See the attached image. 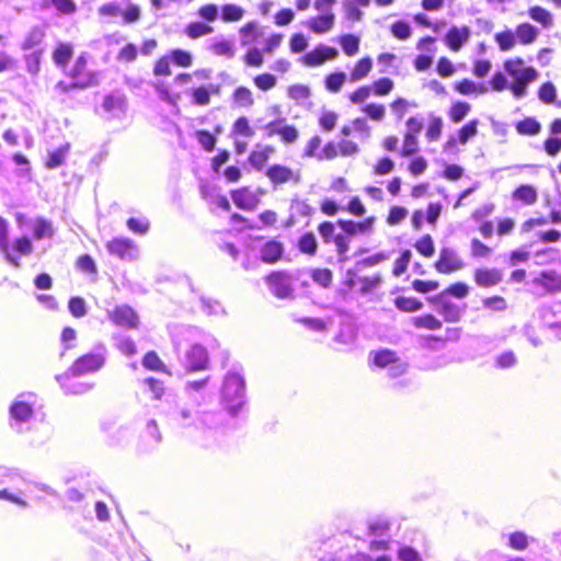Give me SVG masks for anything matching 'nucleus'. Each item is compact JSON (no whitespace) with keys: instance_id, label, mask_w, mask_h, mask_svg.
I'll return each instance as SVG.
<instances>
[{"instance_id":"1","label":"nucleus","mask_w":561,"mask_h":561,"mask_svg":"<svg viewBox=\"0 0 561 561\" xmlns=\"http://www.w3.org/2000/svg\"><path fill=\"white\" fill-rule=\"evenodd\" d=\"M192 402L185 397L168 393L160 405L168 421L174 426L187 430L190 435H193L198 414V411L192 409Z\"/></svg>"},{"instance_id":"2","label":"nucleus","mask_w":561,"mask_h":561,"mask_svg":"<svg viewBox=\"0 0 561 561\" xmlns=\"http://www.w3.org/2000/svg\"><path fill=\"white\" fill-rule=\"evenodd\" d=\"M220 393L230 417H234L245 402V381L240 367L233 366L226 373Z\"/></svg>"},{"instance_id":"3","label":"nucleus","mask_w":561,"mask_h":561,"mask_svg":"<svg viewBox=\"0 0 561 561\" xmlns=\"http://www.w3.org/2000/svg\"><path fill=\"white\" fill-rule=\"evenodd\" d=\"M229 411L226 409L198 411L193 437L197 440H207L222 432L228 423Z\"/></svg>"},{"instance_id":"4","label":"nucleus","mask_w":561,"mask_h":561,"mask_svg":"<svg viewBox=\"0 0 561 561\" xmlns=\"http://www.w3.org/2000/svg\"><path fill=\"white\" fill-rule=\"evenodd\" d=\"M504 69L513 78L510 90L517 100L526 96L528 84L536 81L539 76L535 68L524 67L522 58L506 60Z\"/></svg>"},{"instance_id":"5","label":"nucleus","mask_w":561,"mask_h":561,"mask_svg":"<svg viewBox=\"0 0 561 561\" xmlns=\"http://www.w3.org/2000/svg\"><path fill=\"white\" fill-rule=\"evenodd\" d=\"M36 402V396L28 392L19 394L11 403L9 409L10 426L18 433H22L25 430V425L34 419Z\"/></svg>"},{"instance_id":"6","label":"nucleus","mask_w":561,"mask_h":561,"mask_svg":"<svg viewBox=\"0 0 561 561\" xmlns=\"http://www.w3.org/2000/svg\"><path fill=\"white\" fill-rule=\"evenodd\" d=\"M105 363L102 353H89L79 357L68 369L72 376H82L99 370Z\"/></svg>"},{"instance_id":"7","label":"nucleus","mask_w":561,"mask_h":561,"mask_svg":"<svg viewBox=\"0 0 561 561\" xmlns=\"http://www.w3.org/2000/svg\"><path fill=\"white\" fill-rule=\"evenodd\" d=\"M107 318L118 327L127 329H136L139 323L138 314L136 311L127 306L119 305L112 310H107Z\"/></svg>"},{"instance_id":"8","label":"nucleus","mask_w":561,"mask_h":561,"mask_svg":"<svg viewBox=\"0 0 561 561\" xmlns=\"http://www.w3.org/2000/svg\"><path fill=\"white\" fill-rule=\"evenodd\" d=\"M106 249L110 254L125 261H133L138 256L136 244L128 238H114L106 243Z\"/></svg>"},{"instance_id":"9","label":"nucleus","mask_w":561,"mask_h":561,"mask_svg":"<svg viewBox=\"0 0 561 561\" xmlns=\"http://www.w3.org/2000/svg\"><path fill=\"white\" fill-rule=\"evenodd\" d=\"M270 290L280 299L293 295L291 277L286 272H273L266 278Z\"/></svg>"},{"instance_id":"10","label":"nucleus","mask_w":561,"mask_h":561,"mask_svg":"<svg viewBox=\"0 0 561 561\" xmlns=\"http://www.w3.org/2000/svg\"><path fill=\"white\" fill-rule=\"evenodd\" d=\"M465 265V262L458 255L456 250L451 248H443L439 252V259L435 263V268L439 273L450 274L462 270Z\"/></svg>"},{"instance_id":"11","label":"nucleus","mask_w":561,"mask_h":561,"mask_svg":"<svg viewBox=\"0 0 561 561\" xmlns=\"http://www.w3.org/2000/svg\"><path fill=\"white\" fill-rule=\"evenodd\" d=\"M208 353L201 344H193L186 352L183 365L187 370H204L208 367Z\"/></svg>"},{"instance_id":"12","label":"nucleus","mask_w":561,"mask_h":561,"mask_svg":"<svg viewBox=\"0 0 561 561\" xmlns=\"http://www.w3.org/2000/svg\"><path fill=\"white\" fill-rule=\"evenodd\" d=\"M266 176L274 185H280L288 182L299 183L301 175L299 171H294L282 164H273L266 171Z\"/></svg>"},{"instance_id":"13","label":"nucleus","mask_w":561,"mask_h":561,"mask_svg":"<svg viewBox=\"0 0 561 561\" xmlns=\"http://www.w3.org/2000/svg\"><path fill=\"white\" fill-rule=\"evenodd\" d=\"M339 51L335 48L320 44L313 50L307 53L302 57V61L306 66L317 67L322 65L325 60L335 59Z\"/></svg>"},{"instance_id":"14","label":"nucleus","mask_w":561,"mask_h":561,"mask_svg":"<svg viewBox=\"0 0 561 561\" xmlns=\"http://www.w3.org/2000/svg\"><path fill=\"white\" fill-rule=\"evenodd\" d=\"M87 66V59L84 56H80L71 70L70 76L75 79L73 87L84 89L91 85L98 84L95 75L89 73L83 76V71Z\"/></svg>"},{"instance_id":"15","label":"nucleus","mask_w":561,"mask_h":561,"mask_svg":"<svg viewBox=\"0 0 561 561\" xmlns=\"http://www.w3.org/2000/svg\"><path fill=\"white\" fill-rule=\"evenodd\" d=\"M8 233L9 224L3 217L0 216V252L3 254L4 260L9 264L18 268L21 266L20 257L11 252Z\"/></svg>"},{"instance_id":"16","label":"nucleus","mask_w":561,"mask_h":561,"mask_svg":"<svg viewBox=\"0 0 561 561\" xmlns=\"http://www.w3.org/2000/svg\"><path fill=\"white\" fill-rule=\"evenodd\" d=\"M470 34L468 26H451L445 35V43L451 50L458 51L469 41Z\"/></svg>"},{"instance_id":"17","label":"nucleus","mask_w":561,"mask_h":561,"mask_svg":"<svg viewBox=\"0 0 561 561\" xmlns=\"http://www.w3.org/2000/svg\"><path fill=\"white\" fill-rule=\"evenodd\" d=\"M102 107L112 118L121 117L126 111V98L122 93L106 95L103 100Z\"/></svg>"},{"instance_id":"18","label":"nucleus","mask_w":561,"mask_h":561,"mask_svg":"<svg viewBox=\"0 0 561 561\" xmlns=\"http://www.w3.org/2000/svg\"><path fill=\"white\" fill-rule=\"evenodd\" d=\"M334 23L335 14H319L304 22V25L316 34H324L333 28Z\"/></svg>"},{"instance_id":"19","label":"nucleus","mask_w":561,"mask_h":561,"mask_svg":"<svg viewBox=\"0 0 561 561\" xmlns=\"http://www.w3.org/2000/svg\"><path fill=\"white\" fill-rule=\"evenodd\" d=\"M46 37V28L42 25L32 26L25 34L23 42L21 43L22 50H32L41 48L42 43Z\"/></svg>"},{"instance_id":"20","label":"nucleus","mask_w":561,"mask_h":561,"mask_svg":"<svg viewBox=\"0 0 561 561\" xmlns=\"http://www.w3.org/2000/svg\"><path fill=\"white\" fill-rule=\"evenodd\" d=\"M72 377L73 376L70 374V370H67L66 373L58 375L56 377L57 381L59 382V385L61 386L66 393L82 394L93 388L92 383L78 381L71 382Z\"/></svg>"},{"instance_id":"21","label":"nucleus","mask_w":561,"mask_h":561,"mask_svg":"<svg viewBox=\"0 0 561 561\" xmlns=\"http://www.w3.org/2000/svg\"><path fill=\"white\" fill-rule=\"evenodd\" d=\"M474 282L480 287H492L502 282V273L496 268H477Z\"/></svg>"},{"instance_id":"22","label":"nucleus","mask_w":561,"mask_h":561,"mask_svg":"<svg viewBox=\"0 0 561 561\" xmlns=\"http://www.w3.org/2000/svg\"><path fill=\"white\" fill-rule=\"evenodd\" d=\"M231 197H232L233 203L239 208L244 209V210H253L259 203V199L255 196V194L247 187H243V188L232 192Z\"/></svg>"},{"instance_id":"23","label":"nucleus","mask_w":561,"mask_h":561,"mask_svg":"<svg viewBox=\"0 0 561 561\" xmlns=\"http://www.w3.org/2000/svg\"><path fill=\"white\" fill-rule=\"evenodd\" d=\"M375 222L374 217H368L362 222H355L352 220H339L337 225L348 236H354L357 233H366L373 229Z\"/></svg>"},{"instance_id":"24","label":"nucleus","mask_w":561,"mask_h":561,"mask_svg":"<svg viewBox=\"0 0 561 561\" xmlns=\"http://www.w3.org/2000/svg\"><path fill=\"white\" fill-rule=\"evenodd\" d=\"M284 253V247L276 240H270L263 244L260 254L264 263L273 264L277 262Z\"/></svg>"},{"instance_id":"25","label":"nucleus","mask_w":561,"mask_h":561,"mask_svg":"<svg viewBox=\"0 0 561 561\" xmlns=\"http://www.w3.org/2000/svg\"><path fill=\"white\" fill-rule=\"evenodd\" d=\"M534 283L541 286L547 291L561 290V275L554 271L542 272Z\"/></svg>"},{"instance_id":"26","label":"nucleus","mask_w":561,"mask_h":561,"mask_svg":"<svg viewBox=\"0 0 561 561\" xmlns=\"http://www.w3.org/2000/svg\"><path fill=\"white\" fill-rule=\"evenodd\" d=\"M54 7L60 14L70 15L77 11V4L73 0H41L38 8L48 10Z\"/></svg>"},{"instance_id":"27","label":"nucleus","mask_w":561,"mask_h":561,"mask_svg":"<svg viewBox=\"0 0 561 561\" xmlns=\"http://www.w3.org/2000/svg\"><path fill=\"white\" fill-rule=\"evenodd\" d=\"M439 313L444 317L447 322H457L460 320L463 309L457 304L449 301L447 298L439 299Z\"/></svg>"},{"instance_id":"28","label":"nucleus","mask_w":561,"mask_h":561,"mask_svg":"<svg viewBox=\"0 0 561 561\" xmlns=\"http://www.w3.org/2000/svg\"><path fill=\"white\" fill-rule=\"evenodd\" d=\"M73 55V48L71 44L59 43L53 53V60L58 67H65L68 65Z\"/></svg>"},{"instance_id":"29","label":"nucleus","mask_w":561,"mask_h":561,"mask_svg":"<svg viewBox=\"0 0 561 561\" xmlns=\"http://www.w3.org/2000/svg\"><path fill=\"white\" fill-rule=\"evenodd\" d=\"M515 34L522 44L528 45L537 39L539 31L529 23H522L516 27Z\"/></svg>"},{"instance_id":"30","label":"nucleus","mask_w":561,"mask_h":561,"mask_svg":"<svg viewBox=\"0 0 561 561\" xmlns=\"http://www.w3.org/2000/svg\"><path fill=\"white\" fill-rule=\"evenodd\" d=\"M55 233L54 227L49 220L37 218L33 222V234L36 240L44 238H53Z\"/></svg>"},{"instance_id":"31","label":"nucleus","mask_w":561,"mask_h":561,"mask_svg":"<svg viewBox=\"0 0 561 561\" xmlns=\"http://www.w3.org/2000/svg\"><path fill=\"white\" fill-rule=\"evenodd\" d=\"M528 15L536 22L540 23L545 28L553 25L552 14L542 7L535 5L528 10Z\"/></svg>"},{"instance_id":"32","label":"nucleus","mask_w":561,"mask_h":561,"mask_svg":"<svg viewBox=\"0 0 561 561\" xmlns=\"http://www.w3.org/2000/svg\"><path fill=\"white\" fill-rule=\"evenodd\" d=\"M513 198L522 201L526 205H533L537 202V191L531 185H520L513 193Z\"/></svg>"},{"instance_id":"33","label":"nucleus","mask_w":561,"mask_h":561,"mask_svg":"<svg viewBox=\"0 0 561 561\" xmlns=\"http://www.w3.org/2000/svg\"><path fill=\"white\" fill-rule=\"evenodd\" d=\"M199 301H201V309L205 314H207V316H224V314H226V310L222 307L220 301L213 299V298L205 297V296H202L199 298Z\"/></svg>"},{"instance_id":"34","label":"nucleus","mask_w":561,"mask_h":561,"mask_svg":"<svg viewBox=\"0 0 561 561\" xmlns=\"http://www.w3.org/2000/svg\"><path fill=\"white\" fill-rule=\"evenodd\" d=\"M69 149H70V145L65 144L61 147H59L58 149L50 151L48 154V159L46 161V167L48 169H56V168L60 167L65 162V159L68 154Z\"/></svg>"},{"instance_id":"35","label":"nucleus","mask_w":561,"mask_h":561,"mask_svg":"<svg viewBox=\"0 0 561 561\" xmlns=\"http://www.w3.org/2000/svg\"><path fill=\"white\" fill-rule=\"evenodd\" d=\"M43 54L44 49L37 48L24 56L25 66L28 73L35 76L39 72Z\"/></svg>"},{"instance_id":"36","label":"nucleus","mask_w":561,"mask_h":561,"mask_svg":"<svg viewBox=\"0 0 561 561\" xmlns=\"http://www.w3.org/2000/svg\"><path fill=\"white\" fill-rule=\"evenodd\" d=\"M144 385L146 386L147 391L150 393V398L152 400H161L162 402L165 396L168 394L164 392L163 383L156 378H146L144 380Z\"/></svg>"},{"instance_id":"37","label":"nucleus","mask_w":561,"mask_h":561,"mask_svg":"<svg viewBox=\"0 0 561 561\" xmlns=\"http://www.w3.org/2000/svg\"><path fill=\"white\" fill-rule=\"evenodd\" d=\"M373 68V60L369 57L362 58L355 65L352 73L351 81L356 82L368 76Z\"/></svg>"},{"instance_id":"38","label":"nucleus","mask_w":561,"mask_h":561,"mask_svg":"<svg viewBox=\"0 0 561 561\" xmlns=\"http://www.w3.org/2000/svg\"><path fill=\"white\" fill-rule=\"evenodd\" d=\"M538 96L546 104H556L558 107H561V101H556L557 89L551 82H546L540 87Z\"/></svg>"},{"instance_id":"39","label":"nucleus","mask_w":561,"mask_h":561,"mask_svg":"<svg viewBox=\"0 0 561 561\" xmlns=\"http://www.w3.org/2000/svg\"><path fill=\"white\" fill-rule=\"evenodd\" d=\"M494 39L502 51H507L515 46L516 34L511 30H506L504 32L496 33Z\"/></svg>"},{"instance_id":"40","label":"nucleus","mask_w":561,"mask_h":561,"mask_svg":"<svg viewBox=\"0 0 561 561\" xmlns=\"http://www.w3.org/2000/svg\"><path fill=\"white\" fill-rule=\"evenodd\" d=\"M144 437L151 447H156L162 439L159 426L154 420H149L144 431Z\"/></svg>"},{"instance_id":"41","label":"nucleus","mask_w":561,"mask_h":561,"mask_svg":"<svg viewBox=\"0 0 561 561\" xmlns=\"http://www.w3.org/2000/svg\"><path fill=\"white\" fill-rule=\"evenodd\" d=\"M516 129L520 135H537L540 133L541 125L533 117L525 118L516 125Z\"/></svg>"},{"instance_id":"42","label":"nucleus","mask_w":561,"mask_h":561,"mask_svg":"<svg viewBox=\"0 0 561 561\" xmlns=\"http://www.w3.org/2000/svg\"><path fill=\"white\" fill-rule=\"evenodd\" d=\"M389 522L383 517H377L368 523L369 534L375 537H385L389 530Z\"/></svg>"},{"instance_id":"43","label":"nucleus","mask_w":561,"mask_h":561,"mask_svg":"<svg viewBox=\"0 0 561 561\" xmlns=\"http://www.w3.org/2000/svg\"><path fill=\"white\" fill-rule=\"evenodd\" d=\"M209 377L203 378L201 380H188L184 386V394L190 401H196L195 393L203 390L208 383Z\"/></svg>"},{"instance_id":"44","label":"nucleus","mask_w":561,"mask_h":561,"mask_svg":"<svg viewBox=\"0 0 561 561\" xmlns=\"http://www.w3.org/2000/svg\"><path fill=\"white\" fill-rule=\"evenodd\" d=\"M214 28L203 22H192L190 23L186 28L185 33L191 38H198L204 35H208L213 33Z\"/></svg>"},{"instance_id":"45","label":"nucleus","mask_w":561,"mask_h":561,"mask_svg":"<svg viewBox=\"0 0 561 561\" xmlns=\"http://www.w3.org/2000/svg\"><path fill=\"white\" fill-rule=\"evenodd\" d=\"M340 44L343 48V51L347 56H354L358 53L359 49V38L355 35L347 34L340 37Z\"/></svg>"},{"instance_id":"46","label":"nucleus","mask_w":561,"mask_h":561,"mask_svg":"<svg viewBox=\"0 0 561 561\" xmlns=\"http://www.w3.org/2000/svg\"><path fill=\"white\" fill-rule=\"evenodd\" d=\"M243 9L236 4H225L221 8V19L225 22L240 21L243 18Z\"/></svg>"},{"instance_id":"47","label":"nucleus","mask_w":561,"mask_h":561,"mask_svg":"<svg viewBox=\"0 0 561 561\" xmlns=\"http://www.w3.org/2000/svg\"><path fill=\"white\" fill-rule=\"evenodd\" d=\"M211 51L217 56L232 58L234 56V46L230 41L221 39L210 46Z\"/></svg>"},{"instance_id":"48","label":"nucleus","mask_w":561,"mask_h":561,"mask_svg":"<svg viewBox=\"0 0 561 561\" xmlns=\"http://www.w3.org/2000/svg\"><path fill=\"white\" fill-rule=\"evenodd\" d=\"M10 250L14 255H16L15 253L30 255L33 252V244L28 237H21L13 241Z\"/></svg>"},{"instance_id":"49","label":"nucleus","mask_w":561,"mask_h":561,"mask_svg":"<svg viewBox=\"0 0 561 561\" xmlns=\"http://www.w3.org/2000/svg\"><path fill=\"white\" fill-rule=\"evenodd\" d=\"M298 248L302 253H307V254H311V255L316 254L318 243H317V239H316L314 234L311 232L305 233L299 239Z\"/></svg>"},{"instance_id":"50","label":"nucleus","mask_w":561,"mask_h":561,"mask_svg":"<svg viewBox=\"0 0 561 561\" xmlns=\"http://www.w3.org/2000/svg\"><path fill=\"white\" fill-rule=\"evenodd\" d=\"M394 305L399 310L405 311V312L417 311L423 306L421 301H419L415 298H410V297H398L394 300Z\"/></svg>"},{"instance_id":"51","label":"nucleus","mask_w":561,"mask_h":561,"mask_svg":"<svg viewBox=\"0 0 561 561\" xmlns=\"http://www.w3.org/2000/svg\"><path fill=\"white\" fill-rule=\"evenodd\" d=\"M494 363L496 368L508 369L517 364V357L513 351H505L495 357Z\"/></svg>"},{"instance_id":"52","label":"nucleus","mask_w":561,"mask_h":561,"mask_svg":"<svg viewBox=\"0 0 561 561\" xmlns=\"http://www.w3.org/2000/svg\"><path fill=\"white\" fill-rule=\"evenodd\" d=\"M346 81V75L344 72H334L325 78V88L333 93L341 90L342 85Z\"/></svg>"},{"instance_id":"53","label":"nucleus","mask_w":561,"mask_h":561,"mask_svg":"<svg viewBox=\"0 0 561 561\" xmlns=\"http://www.w3.org/2000/svg\"><path fill=\"white\" fill-rule=\"evenodd\" d=\"M397 359L396 353L389 350H382L374 355V364L381 368H388Z\"/></svg>"},{"instance_id":"54","label":"nucleus","mask_w":561,"mask_h":561,"mask_svg":"<svg viewBox=\"0 0 561 561\" xmlns=\"http://www.w3.org/2000/svg\"><path fill=\"white\" fill-rule=\"evenodd\" d=\"M469 293V287L463 283H456L450 285L447 289H445L440 295L439 299H445L448 296H454L457 298H465Z\"/></svg>"},{"instance_id":"55","label":"nucleus","mask_w":561,"mask_h":561,"mask_svg":"<svg viewBox=\"0 0 561 561\" xmlns=\"http://www.w3.org/2000/svg\"><path fill=\"white\" fill-rule=\"evenodd\" d=\"M128 229L137 234H146L149 230L150 222L147 218L131 217L126 222Z\"/></svg>"},{"instance_id":"56","label":"nucleus","mask_w":561,"mask_h":561,"mask_svg":"<svg viewBox=\"0 0 561 561\" xmlns=\"http://www.w3.org/2000/svg\"><path fill=\"white\" fill-rule=\"evenodd\" d=\"M272 151L273 149L270 147H266L262 151H253L249 157V161L253 168H255L256 170H261L268 160L270 153Z\"/></svg>"},{"instance_id":"57","label":"nucleus","mask_w":561,"mask_h":561,"mask_svg":"<svg viewBox=\"0 0 561 561\" xmlns=\"http://www.w3.org/2000/svg\"><path fill=\"white\" fill-rule=\"evenodd\" d=\"M311 277L317 284L328 288L332 283L333 275L332 272L328 268H316L312 271Z\"/></svg>"},{"instance_id":"58","label":"nucleus","mask_w":561,"mask_h":561,"mask_svg":"<svg viewBox=\"0 0 561 561\" xmlns=\"http://www.w3.org/2000/svg\"><path fill=\"white\" fill-rule=\"evenodd\" d=\"M233 100L240 106L249 107L253 104L252 92L244 87H239L233 93Z\"/></svg>"},{"instance_id":"59","label":"nucleus","mask_w":561,"mask_h":561,"mask_svg":"<svg viewBox=\"0 0 561 561\" xmlns=\"http://www.w3.org/2000/svg\"><path fill=\"white\" fill-rule=\"evenodd\" d=\"M397 556L400 561H422L420 552L408 545L399 547Z\"/></svg>"},{"instance_id":"60","label":"nucleus","mask_w":561,"mask_h":561,"mask_svg":"<svg viewBox=\"0 0 561 561\" xmlns=\"http://www.w3.org/2000/svg\"><path fill=\"white\" fill-rule=\"evenodd\" d=\"M69 311L76 318H82L87 314V305L83 298L72 297L69 300Z\"/></svg>"},{"instance_id":"61","label":"nucleus","mask_w":561,"mask_h":561,"mask_svg":"<svg viewBox=\"0 0 561 561\" xmlns=\"http://www.w3.org/2000/svg\"><path fill=\"white\" fill-rule=\"evenodd\" d=\"M343 9L347 20L359 22L363 19V11L352 0H344Z\"/></svg>"},{"instance_id":"62","label":"nucleus","mask_w":561,"mask_h":561,"mask_svg":"<svg viewBox=\"0 0 561 561\" xmlns=\"http://www.w3.org/2000/svg\"><path fill=\"white\" fill-rule=\"evenodd\" d=\"M287 94L290 99L299 102L310 96V89L304 84H293L288 88Z\"/></svg>"},{"instance_id":"63","label":"nucleus","mask_w":561,"mask_h":561,"mask_svg":"<svg viewBox=\"0 0 561 561\" xmlns=\"http://www.w3.org/2000/svg\"><path fill=\"white\" fill-rule=\"evenodd\" d=\"M257 34V24L255 22H249L240 30L242 45H249Z\"/></svg>"},{"instance_id":"64","label":"nucleus","mask_w":561,"mask_h":561,"mask_svg":"<svg viewBox=\"0 0 561 561\" xmlns=\"http://www.w3.org/2000/svg\"><path fill=\"white\" fill-rule=\"evenodd\" d=\"M470 111V105L465 102H457L450 108V118L455 123L461 122Z\"/></svg>"}]
</instances>
